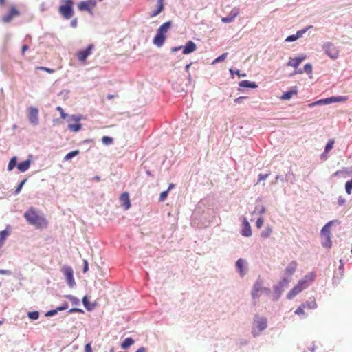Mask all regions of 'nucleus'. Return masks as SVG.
I'll return each mask as SVG.
<instances>
[{
  "label": "nucleus",
  "instance_id": "10",
  "mask_svg": "<svg viewBox=\"0 0 352 352\" xmlns=\"http://www.w3.org/2000/svg\"><path fill=\"white\" fill-rule=\"evenodd\" d=\"M315 276V274L314 272H311L305 275V277L302 280H300L298 284L295 286L300 288V292H302L309 286L308 281L312 282L314 280Z\"/></svg>",
  "mask_w": 352,
  "mask_h": 352
},
{
  "label": "nucleus",
  "instance_id": "22",
  "mask_svg": "<svg viewBox=\"0 0 352 352\" xmlns=\"http://www.w3.org/2000/svg\"><path fill=\"white\" fill-rule=\"evenodd\" d=\"M30 164H31V160L30 159H28L26 160L19 162L17 164V168L21 173H24L30 168Z\"/></svg>",
  "mask_w": 352,
  "mask_h": 352
},
{
  "label": "nucleus",
  "instance_id": "39",
  "mask_svg": "<svg viewBox=\"0 0 352 352\" xmlns=\"http://www.w3.org/2000/svg\"><path fill=\"white\" fill-rule=\"evenodd\" d=\"M40 316L38 311H29L28 313V317L32 320H38Z\"/></svg>",
  "mask_w": 352,
  "mask_h": 352
},
{
  "label": "nucleus",
  "instance_id": "40",
  "mask_svg": "<svg viewBox=\"0 0 352 352\" xmlns=\"http://www.w3.org/2000/svg\"><path fill=\"white\" fill-rule=\"evenodd\" d=\"M228 53L224 52L221 55L219 56L217 58H216L214 61L212 62V64H216L217 63H220L223 61L228 56Z\"/></svg>",
  "mask_w": 352,
  "mask_h": 352
},
{
  "label": "nucleus",
  "instance_id": "28",
  "mask_svg": "<svg viewBox=\"0 0 352 352\" xmlns=\"http://www.w3.org/2000/svg\"><path fill=\"white\" fill-rule=\"evenodd\" d=\"M78 7L80 10H86L90 14H93L92 9L89 7V6L87 4V2H86L85 1L79 3Z\"/></svg>",
  "mask_w": 352,
  "mask_h": 352
},
{
  "label": "nucleus",
  "instance_id": "6",
  "mask_svg": "<svg viewBox=\"0 0 352 352\" xmlns=\"http://www.w3.org/2000/svg\"><path fill=\"white\" fill-rule=\"evenodd\" d=\"M322 50L324 54L332 60H336L339 56L338 48L330 41L323 43Z\"/></svg>",
  "mask_w": 352,
  "mask_h": 352
},
{
  "label": "nucleus",
  "instance_id": "64",
  "mask_svg": "<svg viewBox=\"0 0 352 352\" xmlns=\"http://www.w3.org/2000/svg\"><path fill=\"white\" fill-rule=\"evenodd\" d=\"M85 352H92V347L91 343H87L85 344Z\"/></svg>",
  "mask_w": 352,
  "mask_h": 352
},
{
  "label": "nucleus",
  "instance_id": "12",
  "mask_svg": "<svg viewBox=\"0 0 352 352\" xmlns=\"http://www.w3.org/2000/svg\"><path fill=\"white\" fill-rule=\"evenodd\" d=\"M236 270L240 276L243 277L247 272V262L243 258H239L235 263Z\"/></svg>",
  "mask_w": 352,
  "mask_h": 352
},
{
  "label": "nucleus",
  "instance_id": "5",
  "mask_svg": "<svg viewBox=\"0 0 352 352\" xmlns=\"http://www.w3.org/2000/svg\"><path fill=\"white\" fill-rule=\"evenodd\" d=\"M289 283V280L287 277H282L280 281L273 286V294L272 300L273 301H277L280 298L284 288L287 287Z\"/></svg>",
  "mask_w": 352,
  "mask_h": 352
},
{
  "label": "nucleus",
  "instance_id": "43",
  "mask_svg": "<svg viewBox=\"0 0 352 352\" xmlns=\"http://www.w3.org/2000/svg\"><path fill=\"white\" fill-rule=\"evenodd\" d=\"M113 139L109 136H103L102 138V142L104 145H109L113 143Z\"/></svg>",
  "mask_w": 352,
  "mask_h": 352
},
{
  "label": "nucleus",
  "instance_id": "62",
  "mask_svg": "<svg viewBox=\"0 0 352 352\" xmlns=\"http://www.w3.org/2000/svg\"><path fill=\"white\" fill-rule=\"evenodd\" d=\"M263 219L262 217H259L257 220H256V227L258 228H260L262 227L263 224Z\"/></svg>",
  "mask_w": 352,
  "mask_h": 352
},
{
  "label": "nucleus",
  "instance_id": "53",
  "mask_svg": "<svg viewBox=\"0 0 352 352\" xmlns=\"http://www.w3.org/2000/svg\"><path fill=\"white\" fill-rule=\"evenodd\" d=\"M324 105L334 102V96L323 98Z\"/></svg>",
  "mask_w": 352,
  "mask_h": 352
},
{
  "label": "nucleus",
  "instance_id": "23",
  "mask_svg": "<svg viewBox=\"0 0 352 352\" xmlns=\"http://www.w3.org/2000/svg\"><path fill=\"white\" fill-rule=\"evenodd\" d=\"M120 201L122 202L123 206L126 210L131 207V201L129 199V195L128 192H123L121 194L120 197Z\"/></svg>",
  "mask_w": 352,
  "mask_h": 352
},
{
  "label": "nucleus",
  "instance_id": "33",
  "mask_svg": "<svg viewBox=\"0 0 352 352\" xmlns=\"http://www.w3.org/2000/svg\"><path fill=\"white\" fill-rule=\"evenodd\" d=\"M80 153V151L78 150H74L72 151L69 152L64 157L63 161H69L72 160L73 157L77 156Z\"/></svg>",
  "mask_w": 352,
  "mask_h": 352
},
{
  "label": "nucleus",
  "instance_id": "30",
  "mask_svg": "<svg viewBox=\"0 0 352 352\" xmlns=\"http://www.w3.org/2000/svg\"><path fill=\"white\" fill-rule=\"evenodd\" d=\"M82 304L87 311H91L94 308V305H91L87 296L82 299Z\"/></svg>",
  "mask_w": 352,
  "mask_h": 352
},
{
  "label": "nucleus",
  "instance_id": "60",
  "mask_svg": "<svg viewBox=\"0 0 352 352\" xmlns=\"http://www.w3.org/2000/svg\"><path fill=\"white\" fill-rule=\"evenodd\" d=\"M246 98H247L246 96H239V97L235 98L234 101L236 104H241V103H243V100Z\"/></svg>",
  "mask_w": 352,
  "mask_h": 352
},
{
  "label": "nucleus",
  "instance_id": "17",
  "mask_svg": "<svg viewBox=\"0 0 352 352\" xmlns=\"http://www.w3.org/2000/svg\"><path fill=\"white\" fill-rule=\"evenodd\" d=\"M239 13V9L234 8L227 16L221 19V21L224 23H230L234 21V19L238 16Z\"/></svg>",
  "mask_w": 352,
  "mask_h": 352
},
{
  "label": "nucleus",
  "instance_id": "41",
  "mask_svg": "<svg viewBox=\"0 0 352 352\" xmlns=\"http://www.w3.org/2000/svg\"><path fill=\"white\" fill-rule=\"evenodd\" d=\"M27 180V178H25L18 184L17 187L15 189L14 195H18L21 191V189L23 185L26 183Z\"/></svg>",
  "mask_w": 352,
  "mask_h": 352
},
{
  "label": "nucleus",
  "instance_id": "45",
  "mask_svg": "<svg viewBox=\"0 0 352 352\" xmlns=\"http://www.w3.org/2000/svg\"><path fill=\"white\" fill-rule=\"evenodd\" d=\"M254 212H257L260 215H262L265 212V208L263 206H256L254 208Z\"/></svg>",
  "mask_w": 352,
  "mask_h": 352
},
{
  "label": "nucleus",
  "instance_id": "46",
  "mask_svg": "<svg viewBox=\"0 0 352 352\" xmlns=\"http://www.w3.org/2000/svg\"><path fill=\"white\" fill-rule=\"evenodd\" d=\"M56 109L60 112L61 118H63V119H68L69 118V115L65 113L61 107H57Z\"/></svg>",
  "mask_w": 352,
  "mask_h": 352
},
{
  "label": "nucleus",
  "instance_id": "57",
  "mask_svg": "<svg viewBox=\"0 0 352 352\" xmlns=\"http://www.w3.org/2000/svg\"><path fill=\"white\" fill-rule=\"evenodd\" d=\"M304 307L302 306V305H301L300 306H299L296 309V311H294L296 314H298V315H300V314H305V311H304Z\"/></svg>",
  "mask_w": 352,
  "mask_h": 352
},
{
  "label": "nucleus",
  "instance_id": "37",
  "mask_svg": "<svg viewBox=\"0 0 352 352\" xmlns=\"http://www.w3.org/2000/svg\"><path fill=\"white\" fill-rule=\"evenodd\" d=\"M272 232V229L270 226H267L261 234L262 238L266 239L268 238Z\"/></svg>",
  "mask_w": 352,
  "mask_h": 352
},
{
  "label": "nucleus",
  "instance_id": "34",
  "mask_svg": "<svg viewBox=\"0 0 352 352\" xmlns=\"http://www.w3.org/2000/svg\"><path fill=\"white\" fill-rule=\"evenodd\" d=\"M83 118V116H82L81 114L69 115V118L67 119V122L74 121L78 123Z\"/></svg>",
  "mask_w": 352,
  "mask_h": 352
},
{
  "label": "nucleus",
  "instance_id": "42",
  "mask_svg": "<svg viewBox=\"0 0 352 352\" xmlns=\"http://www.w3.org/2000/svg\"><path fill=\"white\" fill-rule=\"evenodd\" d=\"M345 190L347 195H351L352 192V179L347 181L345 184Z\"/></svg>",
  "mask_w": 352,
  "mask_h": 352
},
{
  "label": "nucleus",
  "instance_id": "11",
  "mask_svg": "<svg viewBox=\"0 0 352 352\" xmlns=\"http://www.w3.org/2000/svg\"><path fill=\"white\" fill-rule=\"evenodd\" d=\"M263 280L258 278L253 285L251 296L254 300L258 299L261 296Z\"/></svg>",
  "mask_w": 352,
  "mask_h": 352
},
{
  "label": "nucleus",
  "instance_id": "52",
  "mask_svg": "<svg viewBox=\"0 0 352 352\" xmlns=\"http://www.w3.org/2000/svg\"><path fill=\"white\" fill-rule=\"evenodd\" d=\"M36 69L45 71V72H48L50 74H53L55 72V70L53 69L45 67H43V66L37 67Z\"/></svg>",
  "mask_w": 352,
  "mask_h": 352
},
{
  "label": "nucleus",
  "instance_id": "15",
  "mask_svg": "<svg viewBox=\"0 0 352 352\" xmlns=\"http://www.w3.org/2000/svg\"><path fill=\"white\" fill-rule=\"evenodd\" d=\"M242 230L241 231V234L243 236L250 237L252 236V228L251 226L245 217H243L242 221Z\"/></svg>",
  "mask_w": 352,
  "mask_h": 352
},
{
  "label": "nucleus",
  "instance_id": "2",
  "mask_svg": "<svg viewBox=\"0 0 352 352\" xmlns=\"http://www.w3.org/2000/svg\"><path fill=\"white\" fill-rule=\"evenodd\" d=\"M172 26V21H168L162 24L157 30V33L153 38V44L157 47H162L166 40V34Z\"/></svg>",
  "mask_w": 352,
  "mask_h": 352
},
{
  "label": "nucleus",
  "instance_id": "58",
  "mask_svg": "<svg viewBox=\"0 0 352 352\" xmlns=\"http://www.w3.org/2000/svg\"><path fill=\"white\" fill-rule=\"evenodd\" d=\"M168 195V190L162 192L160 195V201H164L165 199H166Z\"/></svg>",
  "mask_w": 352,
  "mask_h": 352
},
{
  "label": "nucleus",
  "instance_id": "14",
  "mask_svg": "<svg viewBox=\"0 0 352 352\" xmlns=\"http://www.w3.org/2000/svg\"><path fill=\"white\" fill-rule=\"evenodd\" d=\"M20 15V12L15 6H12L10 8V12L2 17V21L3 23H9L12 21L13 17L18 16Z\"/></svg>",
  "mask_w": 352,
  "mask_h": 352
},
{
  "label": "nucleus",
  "instance_id": "29",
  "mask_svg": "<svg viewBox=\"0 0 352 352\" xmlns=\"http://www.w3.org/2000/svg\"><path fill=\"white\" fill-rule=\"evenodd\" d=\"M68 130H69L72 132H78L82 129V124L80 123H76V124H69L67 126Z\"/></svg>",
  "mask_w": 352,
  "mask_h": 352
},
{
  "label": "nucleus",
  "instance_id": "16",
  "mask_svg": "<svg viewBox=\"0 0 352 352\" xmlns=\"http://www.w3.org/2000/svg\"><path fill=\"white\" fill-rule=\"evenodd\" d=\"M335 223L340 224L339 220H332L326 223L321 230V234L324 237H331V226Z\"/></svg>",
  "mask_w": 352,
  "mask_h": 352
},
{
  "label": "nucleus",
  "instance_id": "54",
  "mask_svg": "<svg viewBox=\"0 0 352 352\" xmlns=\"http://www.w3.org/2000/svg\"><path fill=\"white\" fill-rule=\"evenodd\" d=\"M84 311L82 309L77 308V307H73L68 310V314H72V313H83Z\"/></svg>",
  "mask_w": 352,
  "mask_h": 352
},
{
  "label": "nucleus",
  "instance_id": "8",
  "mask_svg": "<svg viewBox=\"0 0 352 352\" xmlns=\"http://www.w3.org/2000/svg\"><path fill=\"white\" fill-rule=\"evenodd\" d=\"M94 49V45L89 44L85 49L79 50L76 54L78 60L81 62L85 61L88 56L91 54Z\"/></svg>",
  "mask_w": 352,
  "mask_h": 352
},
{
  "label": "nucleus",
  "instance_id": "44",
  "mask_svg": "<svg viewBox=\"0 0 352 352\" xmlns=\"http://www.w3.org/2000/svg\"><path fill=\"white\" fill-rule=\"evenodd\" d=\"M322 245L326 248H331L332 245L331 237H325V240L322 242Z\"/></svg>",
  "mask_w": 352,
  "mask_h": 352
},
{
  "label": "nucleus",
  "instance_id": "31",
  "mask_svg": "<svg viewBox=\"0 0 352 352\" xmlns=\"http://www.w3.org/2000/svg\"><path fill=\"white\" fill-rule=\"evenodd\" d=\"M302 305L305 308H307L309 309H314L317 307V303L314 299L311 301H307Z\"/></svg>",
  "mask_w": 352,
  "mask_h": 352
},
{
  "label": "nucleus",
  "instance_id": "20",
  "mask_svg": "<svg viewBox=\"0 0 352 352\" xmlns=\"http://www.w3.org/2000/svg\"><path fill=\"white\" fill-rule=\"evenodd\" d=\"M298 94V87L296 86L292 87L290 90L285 91L280 96V99L283 100H288L292 98L294 95Z\"/></svg>",
  "mask_w": 352,
  "mask_h": 352
},
{
  "label": "nucleus",
  "instance_id": "3",
  "mask_svg": "<svg viewBox=\"0 0 352 352\" xmlns=\"http://www.w3.org/2000/svg\"><path fill=\"white\" fill-rule=\"evenodd\" d=\"M267 327V318L264 316H260L258 314H255L252 328V334L253 337H258Z\"/></svg>",
  "mask_w": 352,
  "mask_h": 352
},
{
  "label": "nucleus",
  "instance_id": "9",
  "mask_svg": "<svg viewBox=\"0 0 352 352\" xmlns=\"http://www.w3.org/2000/svg\"><path fill=\"white\" fill-rule=\"evenodd\" d=\"M28 119L30 123L33 126L38 124V109L36 107H30L28 108Z\"/></svg>",
  "mask_w": 352,
  "mask_h": 352
},
{
  "label": "nucleus",
  "instance_id": "49",
  "mask_svg": "<svg viewBox=\"0 0 352 352\" xmlns=\"http://www.w3.org/2000/svg\"><path fill=\"white\" fill-rule=\"evenodd\" d=\"M333 144H334V140H329L325 146V148H324L325 152L328 153L333 148Z\"/></svg>",
  "mask_w": 352,
  "mask_h": 352
},
{
  "label": "nucleus",
  "instance_id": "63",
  "mask_svg": "<svg viewBox=\"0 0 352 352\" xmlns=\"http://www.w3.org/2000/svg\"><path fill=\"white\" fill-rule=\"evenodd\" d=\"M346 202V199L343 198L342 196H340L338 199V204L339 206H343Z\"/></svg>",
  "mask_w": 352,
  "mask_h": 352
},
{
  "label": "nucleus",
  "instance_id": "51",
  "mask_svg": "<svg viewBox=\"0 0 352 352\" xmlns=\"http://www.w3.org/2000/svg\"><path fill=\"white\" fill-rule=\"evenodd\" d=\"M270 175V173H268L266 174L260 173L258 175L257 184L261 182V181L266 179L269 177Z\"/></svg>",
  "mask_w": 352,
  "mask_h": 352
},
{
  "label": "nucleus",
  "instance_id": "27",
  "mask_svg": "<svg viewBox=\"0 0 352 352\" xmlns=\"http://www.w3.org/2000/svg\"><path fill=\"white\" fill-rule=\"evenodd\" d=\"M134 342H135V340L132 338H131V337L126 338L122 342L121 347L123 349H126L129 348L132 344H133Z\"/></svg>",
  "mask_w": 352,
  "mask_h": 352
},
{
  "label": "nucleus",
  "instance_id": "13",
  "mask_svg": "<svg viewBox=\"0 0 352 352\" xmlns=\"http://www.w3.org/2000/svg\"><path fill=\"white\" fill-rule=\"evenodd\" d=\"M297 268V263L295 261L290 262L286 267L283 277H287L289 282L292 280V276L294 274Z\"/></svg>",
  "mask_w": 352,
  "mask_h": 352
},
{
  "label": "nucleus",
  "instance_id": "48",
  "mask_svg": "<svg viewBox=\"0 0 352 352\" xmlns=\"http://www.w3.org/2000/svg\"><path fill=\"white\" fill-rule=\"evenodd\" d=\"M58 310L57 308L54 309H50L45 312V316L46 317H52V316H55L58 313Z\"/></svg>",
  "mask_w": 352,
  "mask_h": 352
},
{
  "label": "nucleus",
  "instance_id": "55",
  "mask_svg": "<svg viewBox=\"0 0 352 352\" xmlns=\"http://www.w3.org/2000/svg\"><path fill=\"white\" fill-rule=\"evenodd\" d=\"M297 39H298V36H296V34H292V35L288 36L286 38L285 41L294 42V41H296Z\"/></svg>",
  "mask_w": 352,
  "mask_h": 352
},
{
  "label": "nucleus",
  "instance_id": "21",
  "mask_svg": "<svg viewBox=\"0 0 352 352\" xmlns=\"http://www.w3.org/2000/svg\"><path fill=\"white\" fill-rule=\"evenodd\" d=\"M305 59V56H296L294 58H290L289 62L287 63L288 66L293 67L294 68H297L298 66Z\"/></svg>",
  "mask_w": 352,
  "mask_h": 352
},
{
  "label": "nucleus",
  "instance_id": "7",
  "mask_svg": "<svg viewBox=\"0 0 352 352\" xmlns=\"http://www.w3.org/2000/svg\"><path fill=\"white\" fill-rule=\"evenodd\" d=\"M61 272L63 274L66 282L68 286L71 288H73L76 286V282L74 278V270L71 266L64 265L61 268Z\"/></svg>",
  "mask_w": 352,
  "mask_h": 352
},
{
  "label": "nucleus",
  "instance_id": "32",
  "mask_svg": "<svg viewBox=\"0 0 352 352\" xmlns=\"http://www.w3.org/2000/svg\"><path fill=\"white\" fill-rule=\"evenodd\" d=\"M17 157L15 156L12 157L8 163V170H12L16 166L17 167Z\"/></svg>",
  "mask_w": 352,
  "mask_h": 352
},
{
  "label": "nucleus",
  "instance_id": "24",
  "mask_svg": "<svg viewBox=\"0 0 352 352\" xmlns=\"http://www.w3.org/2000/svg\"><path fill=\"white\" fill-rule=\"evenodd\" d=\"M10 228V226L8 225L5 230L0 231V247L3 245L5 240L10 234V232L8 230Z\"/></svg>",
  "mask_w": 352,
  "mask_h": 352
},
{
  "label": "nucleus",
  "instance_id": "18",
  "mask_svg": "<svg viewBox=\"0 0 352 352\" xmlns=\"http://www.w3.org/2000/svg\"><path fill=\"white\" fill-rule=\"evenodd\" d=\"M197 48L196 44L192 41H188L186 42L184 46H183V51L182 53L184 54H189L192 52H193Z\"/></svg>",
  "mask_w": 352,
  "mask_h": 352
},
{
  "label": "nucleus",
  "instance_id": "1",
  "mask_svg": "<svg viewBox=\"0 0 352 352\" xmlns=\"http://www.w3.org/2000/svg\"><path fill=\"white\" fill-rule=\"evenodd\" d=\"M23 217L29 224L37 228L45 227L47 225V221L45 218L39 215L34 207H30L25 211Z\"/></svg>",
  "mask_w": 352,
  "mask_h": 352
},
{
  "label": "nucleus",
  "instance_id": "25",
  "mask_svg": "<svg viewBox=\"0 0 352 352\" xmlns=\"http://www.w3.org/2000/svg\"><path fill=\"white\" fill-rule=\"evenodd\" d=\"M239 86L245 88L255 89L258 87V85L255 82H252L248 80H243L239 82Z\"/></svg>",
  "mask_w": 352,
  "mask_h": 352
},
{
  "label": "nucleus",
  "instance_id": "50",
  "mask_svg": "<svg viewBox=\"0 0 352 352\" xmlns=\"http://www.w3.org/2000/svg\"><path fill=\"white\" fill-rule=\"evenodd\" d=\"M230 74L233 75L234 74L238 75L239 77H245L246 76V74H241L240 71L239 69L234 70L232 68L229 69Z\"/></svg>",
  "mask_w": 352,
  "mask_h": 352
},
{
  "label": "nucleus",
  "instance_id": "36",
  "mask_svg": "<svg viewBox=\"0 0 352 352\" xmlns=\"http://www.w3.org/2000/svg\"><path fill=\"white\" fill-rule=\"evenodd\" d=\"M306 72L308 74L312 73V65L311 63H307L304 65L303 69H299L298 73L302 74Z\"/></svg>",
  "mask_w": 352,
  "mask_h": 352
},
{
  "label": "nucleus",
  "instance_id": "19",
  "mask_svg": "<svg viewBox=\"0 0 352 352\" xmlns=\"http://www.w3.org/2000/svg\"><path fill=\"white\" fill-rule=\"evenodd\" d=\"M164 0H157V8L150 13V17L153 18L160 14L164 9Z\"/></svg>",
  "mask_w": 352,
  "mask_h": 352
},
{
  "label": "nucleus",
  "instance_id": "61",
  "mask_svg": "<svg viewBox=\"0 0 352 352\" xmlns=\"http://www.w3.org/2000/svg\"><path fill=\"white\" fill-rule=\"evenodd\" d=\"M0 274L10 276L12 274V272L8 270L0 269Z\"/></svg>",
  "mask_w": 352,
  "mask_h": 352
},
{
  "label": "nucleus",
  "instance_id": "35",
  "mask_svg": "<svg viewBox=\"0 0 352 352\" xmlns=\"http://www.w3.org/2000/svg\"><path fill=\"white\" fill-rule=\"evenodd\" d=\"M289 182L292 184H295L296 182V176L295 175L289 170L287 174L285 177V182Z\"/></svg>",
  "mask_w": 352,
  "mask_h": 352
},
{
  "label": "nucleus",
  "instance_id": "59",
  "mask_svg": "<svg viewBox=\"0 0 352 352\" xmlns=\"http://www.w3.org/2000/svg\"><path fill=\"white\" fill-rule=\"evenodd\" d=\"M69 307V305L67 302H64L62 305L59 306L57 307L58 311H63V310H65L68 308Z\"/></svg>",
  "mask_w": 352,
  "mask_h": 352
},
{
  "label": "nucleus",
  "instance_id": "26",
  "mask_svg": "<svg viewBox=\"0 0 352 352\" xmlns=\"http://www.w3.org/2000/svg\"><path fill=\"white\" fill-rule=\"evenodd\" d=\"M300 292V288L294 286L287 294V298L289 300L293 299L297 294Z\"/></svg>",
  "mask_w": 352,
  "mask_h": 352
},
{
  "label": "nucleus",
  "instance_id": "4",
  "mask_svg": "<svg viewBox=\"0 0 352 352\" xmlns=\"http://www.w3.org/2000/svg\"><path fill=\"white\" fill-rule=\"evenodd\" d=\"M60 3L59 14L65 19H71L74 14L73 0H60Z\"/></svg>",
  "mask_w": 352,
  "mask_h": 352
},
{
  "label": "nucleus",
  "instance_id": "47",
  "mask_svg": "<svg viewBox=\"0 0 352 352\" xmlns=\"http://www.w3.org/2000/svg\"><path fill=\"white\" fill-rule=\"evenodd\" d=\"M311 28H312V26H311V25L308 26V27H307V28H304V29H302V30H300L297 31V32H296V36H298V38H299L302 37V35H303V34H305V32H306L309 29H310Z\"/></svg>",
  "mask_w": 352,
  "mask_h": 352
},
{
  "label": "nucleus",
  "instance_id": "38",
  "mask_svg": "<svg viewBox=\"0 0 352 352\" xmlns=\"http://www.w3.org/2000/svg\"><path fill=\"white\" fill-rule=\"evenodd\" d=\"M65 297L68 299L69 300L71 301V302L72 303V305H80V300L73 296V295H71V294H68V295H65Z\"/></svg>",
  "mask_w": 352,
  "mask_h": 352
},
{
  "label": "nucleus",
  "instance_id": "56",
  "mask_svg": "<svg viewBox=\"0 0 352 352\" xmlns=\"http://www.w3.org/2000/svg\"><path fill=\"white\" fill-rule=\"evenodd\" d=\"M346 100V96H334V102H342V101H345Z\"/></svg>",
  "mask_w": 352,
  "mask_h": 352
}]
</instances>
